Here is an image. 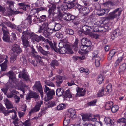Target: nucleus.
<instances>
[{
    "label": "nucleus",
    "instance_id": "obj_8",
    "mask_svg": "<svg viewBox=\"0 0 126 126\" xmlns=\"http://www.w3.org/2000/svg\"><path fill=\"white\" fill-rule=\"evenodd\" d=\"M63 16V18L66 21H70L75 18V16L70 14L68 13L64 14Z\"/></svg>",
    "mask_w": 126,
    "mask_h": 126
},
{
    "label": "nucleus",
    "instance_id": "obj_20",
    "mask_svg": "<svg viewBox=\"0 0 126 126\" xmlns=\"http://www.w3.org/2000/svg\"><path fill=\"white\" fill-rule=\"evenodd\" d=\"M119 30L118 29H116L113 32L111 36V38L113 40L118 36L119 33Z\"/></svg>",
    "mask_w": 126,
    "mask_h": 126
},
{
    "label": "nucleus",
    "instance_id": "obj_21",
    "mask_svg": "<svg viewBox=\"0 0 126 126\" xmlns=\"http://www.w3.org/2000/svg\"><path fill=\"white\" fill-rule=\"evenodd\" d=\"M116 53V51L115 49H113L111 50L108 55V60H111Z\"/></svg>",
    "mask_w": 126,
    "mask_h": 126
},
{
    "label": "nucleus",
    "instance_id": "obj_2",
    "mask_svg": "<svg viewBox=\"0 0 126 126\" xmlns=\"http://www.w3.org/2000/svg\"><path fill=\"white\" fill-rule=\"evenodd\" d=\"M52 6L48 5L47 7L49 8L48 13L49 15L48 17L49 18L53 17L54 15L55 14H57V17L60 21L62 20L63 18V15L60 9V6L56 7V5L55 4L52 3Z\"/></svg>",
    "mask_w": 126,
    "mask_h": 126
},
{
    "label": "nucleus",
    "instance_id": "obj_55",
    "mask_svg": "<svg viewBox=\"0 0 126 126\" xmlns=\"http://www.w3.org/2000/svg\"><path fill=\"white\" fill-rule=\"evenodd\" d=\"M61 25L59 23H55L54 28L55 31H58L61 28Z\"/></svg>",
    "mask_w": 126,
    "mask_h": 126
},
{
    "label": "nucleus",
    "instance_id": "obj_36",
    "mask_svg": "<svg viewBox=\"0 0 126 126\" xmlns=\"http://www.w3.org/2000/svg\"><path fill=\"white\" fill-rule=\"evenodd\" d=\"M112 85L111 84H109L108 85L105 90V92L108 93L112 91Z\"/></svg>",
    "mask_w": 126,
    "mask_h": 126
},
{
    "label": "nucleus",
    "instance_id": "obj_54",
    "mask_svg": "<svg viewBox=\"0 0 126 126\" xmlns=\"http://www.w3.org/2000/svg\"><path fill=\"white\" fill-rule=\"evenodd\" d=\"M42 32H43V35L45 37L47 38H49V36L50 35V34L47 29H44L43 31Z\"/></svg>",
    "mask_w": 126,
    "mask_h": 126
},
{
    "label": "nucleus",
    "instance_id": "obj_22",
    "mask_svg": "<svg viewBox=\"0 0 126 126\" xmlns=\"http://www.w3.org/2000/svg\"><path fill=\"white\" fill-rule=\"evenodd\" d=\"M113 104V102L111 101L107 102L105 105V109L107 110L110 109Z\"/></svg>",
    "mask_w": 126,
    "mask_h": 126
},
{
    "label": "nucleus",
    "instance_id": "obj_40",
    "mask_svg": "<svg viewBox=\"0 0 126 126\" xmlns=\"http://www.w3.org/2000/svg\"><path fill=\"white\" fill-rule=\"evenodd\" d=\"M40 22H41L45 21L46 19V15H42L39 18H37Z\"/></svg>",
    "mask_w": 126,
    "mask_h": 126
},
{
    "label": "nucleus",
    "instance_id": "obj_43",
    "mask_svg": "<svg viewBox=\"0 0 126 126\" xmlns=\"http://www.w3.org/2000/svg\"><path fill=\"white\" fill-rule=\"evenodd\" d=\"M9 34H3V40L6 42H9L10 40V37L9 36Z\"/></svg>",
    "mask_w": 126,
    "mask_h": 126
},
{
    "label": "nucleus",
    "instance_id": "obj_46",
    "mask_svg": "<svg viewBox=\"0 0 126 126\" xmlns=\"http://www.w3.org/2000/svg\"><path fill=\"white\" fill-rule=\"evenodd\" d=\"M126 69V64L125 63H123L119 67L120 72H124Z\"/></svg>",
    "mask_w": 126,
    "mask_h": 126
},
{
    "label": "nucleus",
    "instance_id": "obj_44",
    "mask_svg": "<svg viewBox=\"0 0 126 126\" xmlns=\"http://www.w3.org/2000/svg\"><path fill=\"white\" fill-rule=\"evenodd\" d=\"M6 14L9 16L13 15V10L11 8L8 9L6 12Z\"/></svg>",
    "mask_w": 126,
    "mask_h": 126
},
{
    "label": "nucleus",
    "instance_id": "obj_64",
    "mask_svg": "<svg viewBox=\"0 0 126 126\" xmlns=\"http://www.w3.org/2000/svg\"><path fill=\"white\" fill-rule=\"evenodd\" d=\"M117 122L118 123H125L126 122V119L122 118L118 119L117 120Z\"/></svg>",
    "mask_w": 126,
    "mask_h": 126
},
{
    "label": "nucleus",
    "instance_id": "obj_52",
    "mask_svg": "<svg viewBox=\"0 0 126 126\" xmlns=\"http://www.w3.org/2000/svg\"><path fill=\"white\" fill-rule=\"evenodd\" d=\"M7 3L9 5L10 8H12L14 6V2L11 0H9L7 1Z\"/></svg>",
    "mask_w": 126,
    "mask_h": 126
},
{
    "label": "nucleus",
    "instance_id": "obj_19",
    "mask_svg": "<svg viewBox=\"0 0 126 126\" xmlns=\"http://www.w3.org/2000/svg\"><path fill=\"white\" fill-rule=\"evenodd\" d=\"M105 88L104 87H102L101 89L99 90L97 94L98 97H102L105 94H108V93L105 92Z\"/></svg>",
    "mask_w": 126,
    "mask_h": 126
},
{
    "label": "nucleus",
    "instance_id": "obj_32",
    "mask_svg": "<svg viewBox=\"0 0 126 126\" xmlns=\"http://www.w3.org/2000/svg\"><path fill=\"white\" fill-rule=\"evenodd\" d=\"M0 111H1L5 115H6V114H8V111L5 109L4 107L0 103Z\"/></svg>",
    "mask_w": 126,
    "mask_h": 126
},
{
    "label": "nucleus",
    "instance_id": "obj_17",
    "mask_svg": "<svg viewBox=\"0 0 126 126\" xmlns=\"http://www.w3.org/2000/svg\"><path fill=\"white\" fill-rule=\"evenodd\" d=\"M43 103V102L42 101H39L36 104L34 108L32 109L34 110L33 111L34 112H37L39 110L41 105Z\"/></svg>",
    "mask_w": 126,
    "mask_h": 126
},
{
    "label": "nucleus",
    "instance_id": "obj_57",
    "mask_svg": "<svg viewBox=\"0 0 126 126\" xmlns=\"http://www.w3.org/2000/svg\"><path fill=\"white\" fill-rule=\"evenodd\" d=\"M82 119L83 121H86L88 120L89 116L87 114H84L82 116Z\"/></svg>",
    "mask_w": 126,
    "mask_h": 126
},
{
    "label": "nucleus",
    "instance_id": "obj_30",
    "mask_svg": "<svg viewBox=\"0 0 126 126\" xmlns=\"http://www.w3.org/2000/svg\"><path fill=\"white\" fill-rule=\"evenodd\" d=\"M64 47L59 49L58 51L61 54H64L66 53L67 51V49L68 47Z\"/></svg>",
    "mask_w": 126,
    "mask_h": 126
},
{
    "label": "nucleus",
    "instance_id": "obj_42",
    "mask_svg": "<svg viewBox=\"0 0 126 126\" xmlns=\"http://www.w3.org/2000/svg\"><path fill=\"white\" fill-rule=\"evenodd\" d=\"M58 5H57V6H58ZM59 5V6H60V7L61 9L63 11H64L68 9L65 3H64V4L62 5L61 4L60 5Z\"/></svg>",
    "mask_w": 126,
    "mask_h": 126
},
{
    "label": "nucleus",
    "instance_id": "obj_15",
    "mask_svg": "<svg viewBox=\"0 0 126 126\" xmlns=\"http://www.w3.org/2000/svg\"><path fill=\"white\" fill-rule=\"evenodd\" d=\"M104 120L107 125L110 126H114L115 121L114 120H112L109 117H106L104 119Z\"/></svg>",
    "mask_w": 126,
    "mask_h": 126
},
{
    "label": "nucleus",
    "instance_id": "obj_1",
    "mask_svg": "<svg viewBox=\"0 0 126 126\" xmlns=\"http://www.w3.org/2000/svg\"><path fill=\"white\" fill-rule=\"evenodd\" d=\"M21 39L24 46L27 47L28 46L29 42L28 40V38L29 39L32 37L34 36V40L36 41L39 42L40 41L45 42L46 39L41 35L39 36L37 35H34L33 32H30L27 30L26 31H23Z\"/></svg>",
    "mask_w": 126,
    "mask_h": 126
},
{
    "label": "nucleus",
    "instance_id": "obj_31",
    "mask_svg": "<svg viewBox=\"0 0 126 126\" xmlns=\"http://www.w3.org/2000/svg\"><path fill=\"white\" fill-rule=\"evenodd\" d=\"M104 78V77L102 75H99L97 78V82L99 84H101L103 82Z\"/></svg>",
    "mask_w": 126,
    "mask_h": 126
},
{
    "label": "nucleus",
    "instance_id": "obj_28",
    "mask_svg": "<svg viewBox=\"0 0 126 126\" xmlns=\"http://www.w3.org/2000/svg\"><path fill=\"white\" fill-rule=\"evenodd\" d=\"M56 92L57 95L59 97L61 96L62 94H63L64 93L63 89L61 88L57 89Z\"/></svg>",
    "mask_w": 126,
    "mask_h": 126
},
{
    "label": "nucleus",
    "instance_id": "obj_45",
    "mask_svg": "<svg viewBox=\"0 0 126 126\" xmlns=\"http://www.w3.org/2000/svg\"><path fill=\"white\" fill-rule=\"evenodd\" d=\"M112 112L113 113H115L119 109V107L117 105H114L112 106L111 109Z\"/></svg>",
    "mask_w": 126,
    "mask_h": 126
},
{
    "label": "nucleus",
    "instance_id": "obj_49",
    "mask_svg": "<svg viewBox=\"0 0 126 126\" xmlns=\"http://www.w3.org/2000/svg\"><path fill=\"white\" fill-rule=\"evenodd\" d=\"M100 57L98 55V51H94L93 53L92 59L93 60L95 59L96 58Z\"/></svg>",
    "mask_w": 126,
    "mask_h": 126
},
{
    "label": "nucleus",
    "instance_id": "obj_56",
    "mask_svg": "<svg viewBox=\"0 0 126 126\" xmlns=\"http://www.w3.org/2000/svg\"><path fill=\"white\" fill-rule=\"evenodd\" d=\"M64 3H65L68 9H70L73 8L74 6V3H73L69 2H64Z\"/></svg>",
    "mask_w": 126,
    "mask_h": 126
},
{
    "label": "nucleus",
    "instance_id": "obj_59",
    "mask_svg": "<svg viewBox=\"0 0 126 126\" xmlns=\"http://www.w3.org/2000/svg\"><path fill=\"white\" fill-rule=\"evenodd\" d=\"M8 58L7 56L2 55L0 56V63L2 62L4 60H7Z\"/></svg>",
    "mask_w": 126,
    "mask_h": 126
},
{
    "label": "nucleus",
    "instance_id": "obj_9",
    "mask_svg": "<svg viewBox=\"0 0 126 126\" xmlns=\"http://www.w3.org/2000/svg\"><path fill=\"white\" fill-rule=\"evenodd\" d=\"M55 94V92L54 90H52L48 91L47 93V97H45L44 98L45 101L47 102L52 99Z\"/></svg>",
    "mask_w": 126,
    "mask_h": 126
},
{
    "label": "nucleus",
    "instance_id": "obj_10",
    "mask_svg": "<svg viewBox=\"0 0 126 126\" xmlns=\"http://www.w3.org/2000/svg\"><path fill=\"white\" fill-rule=\"evenodd\" d=\"M76 90L77 92V93L76 95V96H83L85 95L86 91L83 88L77 87Z\"/></svg>",
    "mask_w": 126,
    "mask_h": 126
},
{
    "label": "nucleus",
    "instance_id": "obj_53",
    "mask_svg": "<svg viewBox=\"0 0 126 126\" xmlns=\"http://www.w3.org/2000/svg\"><path fill=\"white\" fill-rule=\"evenodd\" d=\"M65 106L63 104H61L58 106L57 107V109L58 110H61L64 109Z\"/></svg>",
    "mask_w": 126,
    "mask_h": 126
},
{
    "label": "nucleus",
    "instance_id": "obj_11",
    "mask_svg": "<svg viewBox=\"0 0 126 126\" xmlns=\"http://www.w3.org/2000/svg\"><path fill=\"white\" fill-rule=\"evenodd\" d=\"M31 52L30 53V55L31 57L35 58V60L39 59V58H40V56L37 54V52L35 51L33 47H31Z\"/></svg>",
    "mask_w": 126,
    "mask_h": 126
},
{
    "label": "nucleus",
    "instance_id": "obj_12",
    "mask_svg": "<svg viewBox=\"0 0 126 126\" xmlns=\"http://www.w3.org/2000/svg\"><path fill=\"white\" fill-rule=\"evenodd\" d=\"M17 5L22 7L21 8L25 11H27L30 8V5L26 4L25 2L18 3L17 4Z\"/></svg>",
    "mask_w": 126,
    "mask_h": 126
},
{
    "label": "nucleus",
    "instance_id": "obj_41",
    "mask_svg": "<svg viewBox=\"0 0 126 126\" xmlns=\"http://www.w3.org/2000/svg\"><path fill=\"white\" fill-rule=\"evenodd\" d=\"M2 30L3 32V34H9V31L7 28L4 25H2Z\"/></svg>",
    "mask_w": 126,
    "mask_h": 126
},
{
    "label": "nucleus",
    "instance_id": "obj_18",
    "mask_svg": "<svg viewBox=\"0 0 126 126\" xmlns=\"http://www.w3.org/2000/svg\"><path fill=\"white\" fill-rule=\"evenodd\" d=\"M5 104L6 106V108L8 109L13 108V106L11 102L7 99H6L4 101Z\"/></svg>",
    "mask_w": 126,
    "mask_h": 126
},
{
    "label": "nucleus",
    "instance_id": "obj_16",
    "mask_svg": "<svg viewBox=\"0 0 126 126\" xmlns=\"http://www.w3.org/2000/svg\"><path fill=\"white\" fill-rule=\"evenodd\" d=\"M81 43L82 45H86L88 47H89L91 44L90 40L87 38H82L81 40Z\"/></svg>",
    "mask_w": 126,
    "mask_h": 126
},
{
    "label": "nucleus",
    "instance_id": "obj_35",
    "mask_svg": "<svg viewBox=\"0 0 126 126\" xmlns=\"http://www.w3.org/2000/svg\"><path fill=\"white\" fill-rule=\"evenodd\" d=\"M25 21L27 22L30 25H32V16L29 15H28L26 18Z\"/></svg>",
    "mask_w": 126,
    "mask_h": 126
},
{
    "label": "nucleus",
    "instance_id": "obj_33",
    "mask_svg": "<svg viewBox=\"0 0 126 126\" xmlns=\"http://www.w3.org/2000/svg\"><path fill=\"white\" fill-rule=\"evenodd\" d=\"M7 75L9 77V79H11L12 80L13 79H15V77L14 74L12 71H9L7 73Z\"/></svg>",
    "mask_w": 126,
    "mask_h": 126
},
{
    "label": "nucleus",
    "instance_id": "obj_14",
    "mask_svg": "<svg viewBox=\"0 0 126 126\" xmlns=\"http://www.w3.org/2000/svg\"><path fill=\"white\" fill-rule=\"evenodd\" d=\"M55 79L57 86L58 87H60L63 81L62 76H57L56 77Z\"/></svg>",
    "mask_w": 126,
    "mask_h": 126
},
{
    "label": "nucleus",
    "instance_id": "obj_34",
    "mask_svg": "<svg viewBox=\"0 0 126 126\" xmlns=\"http://www.w3.org/2000/svg\"><path fill=\"white\" fill-rule=\"evenodd\" d=\"M81 28L83 31H89L90 29L92 28V27L89 26L87 25H82L81 26Z\"/></svg>",
    "mask_w": 126,
    "mask_h": 126
},
{
    "label": "nucleus",
    "instance_id": "obj_27",
    "mask_svg": "<svg viewBox=\"0 0 126 126\" xmlns=\"http://www.w3.org/2000/svg\"><path fill=\"white\" fill-rule=\"evenodd\" d=\"M63 96L65 97L71 98L72 97V95L69 90H66L64 93Z\"/></svg>",
    "mask_w": 126,
    "mask_h": 126
},
{
    "label": "nucleus",
    "instance_id": "obj_29",
    "mask_svg": "<svg viewBox=\"0 0 126 126\" xmlns=\"http://www.w3.org/2000/svg\"><path fill=\"white\" fill-rule=\"evenodd\" d=\"M8 62V60H6L2 64L0 65V66L2 71H5L7 68V63Z\"/></svg>",
    "mask_w": 126,
    "mask_h": 126
},
{
    "label": "nucleus",
    "instance_id": "obj_26",
    "mask_svg": "<svg viewBox=\"0 0 126 126\" xmlns=\"http://www.w3.org/2000/svg\"><path fill=\"white\" fill-rule=\"evenodd\" d=\"M44 10V8L41 7L37 9H33L30 11V13L32 15H34L39 11Z\"/></svg>",
    "mask_w": 126,
    "mask_h": 126
},
{
    "label": "nucleus",
    "instance_id": "obj_13",
    "mask_svg": "<svg viewBox=\"0 0 126 126\" xmlns=\"http://www.w3.org/2000/svg\"><path fill=\"white\" fill-rule=\"evenodd\" d=\"M36 47L38 51L44 55L46 56L50 53L48 51H45L40 46L37 45L36 46Z\"/></svg>",
    "mask_w": 126,
    "mask_h": 126
},
{
    "label": "nucleus",
    "instance_id": "obj_24",
    "mask_svg": "<svg viewBox=\"0 0 126 126\" xmlns=\"http://www.w3.org/2000/svg\"><path fill=\"white\" fill-rule=\"evenodd\" d=\"M94 25H93V26H91L92 28H91L93 29V31H94L98 32L100 31V29H101L103 28V27L100 26L98 25H96V24H95V23H94Z\"/></svg>",
    "mask_w": 126,
    "mask_h": 126
},
{
    "label": "nucleus",
    "instance_id": "obj_38",
    "mask_svg": "<svg viewBox=\"0 0 126 126\" xmlns=\"http://www.w3.org/2000/svg\"><path fill=\"white\" fill-rule=\"evenodd\" d=\"M79 43V40L77 38L75 39V41L74 43L73 47L74 48L75 50L77 51L78 50V44Z\"/></svg>",
    "mask_w": 126,
    "mask_h": 126
},
{
    "label": "nucleus",
    "instance_id": "obj_23",
    "mask_svg": "<svg viewBox=\"0 0 126 126\" xmlns=\"http://www.w3.org/2000/svg\"><path fill=\"white\" fill-rule=\"evenodd\" d=\"M48 26V23H44L42 25V26H40V28L38 32L39 33H40L42 32H43V31L44 30V29H46Z\"/></svg>",
    "mask_w": 126,
    "mask_h": 126
},
{
    "label": "nucleus",
    "instance_id": "obj_50",
    "mask_svg": "<svg viewBox=\"0 0 126 126\" xmlns=\"http://www.w3.org/2000/svg\"><path fill=\"white\" fill-rule=\"evenodd\" d=\"M89 47L86 45H82L80 47V49L81 51H82L84 52L85 51L87 52L88 50V48Z\"/></svg>",
    "mask_w": 126,
    "mask_h": 126
},
{
    "label": "nucleus",
    "instance_id": "obj_4",
    "mask_svg": "<svg viewBox=\"0 0 126 126\" xmlns=\"http://www.w3.org/2000/svg\"><path fill=\"white\" fill-rule=\"evenodd\" d=\"M34 90H37L40 92V95L42 98L43 97V92L41 84L39 81L35 82V85L33 87Z\"/></svg>",
    "mask_w": 126,
    "mask_h": 126
},
{
    "label": "nucleus",
    "instance_id": "obj_47",
    "mask_svg": "<svg viewBox=\"0 0 126 126\" xmlns=\"http://www.w3.org/2000/svg\"><path fill=\"white\" fill-rule=\"evenodd\" d=\"M61 42H63V43L64 44L65 47V46L66 47H70L69 44L67 40L66 39H62Z\"/></svg>",
    "mask_w": 126,
    "mask_h": 126
},
{
    "label": "nucleus",
    "instance_id": "obj_37",
    "mask_svg": "<svg viewBox=\"0 0 126 126\" xmlns=\"http://www.w3.org/2000/svg\"><path fill=\"white\" fill-rule=\"evenodd\" d=\"M59 63L58 61L55 59H54L51 61L50 65L51 66L53 67L54 68L55 66H57L59 65Z\"/></svg>",
    "mask_w": 126,
    "mask_h": 126
},
{
    "label": "nucleus",
    "instance_id": "obj_62",
    "mask_svg": "<svg viewBox=\"0 0 126 126\" xmlns=\"http://www.w3.org/2000/svg\"><path fill=\"white\" fill-rule=\"evenodd\" d=\"M123 59V57L122 56L118 57L115 63V64H116V66L119 65V63L122 61Z\"/></svg>",
    "mask_w": 126,
    "mask_h": 126
},
{
    "label": "nucleus",
    "instance_id": "obj_6",
    "mask_svg": "<svg viewBox=\"0 0 126 126\" xmlns=\"http://www.w3.org/2000/svg\"><path fill=\"white\" fill-rule=\"evenodd\" d=\"M25 70L23 69L22 71L20 72L19 75V77L20 78L24 79L27 81L30 80L29 76L28 74L25 72Z\"/></svg>",
    "mask_w": 126,
    "mask_h": 126
},
{
    "label": "nucleus",
    "instance_id": "obj_58",
    "mask_svg": "<svg viewBox=\"0 0 126 126\" xmlns=\"http://www.w3.org/2000/svg\"><path fill=\"white\" fill-rule=\"evenodd\" d=\"M45 84L48 86L51 87H54V84L49 80H45Z\"/></svg>",
    "mask_w": 126,
    "mask_h": 126
},
{
    "label": "nucleus",
    "instance_id": "obj_61",
    "mask_svg": "<svg viewBox=\"0 0 126 126\" xmlns=\"http://www.w3.org/2000/svg\"><path fill=\"white\" fill-rule=\"evenodd\" d=\"M11 36L12 37L11 38V41L13 42L16 39V34L15 33H12Z\"/></svg>",
    "mask_w": 126,
    "mask_h": 126
},
{
    "label": "nucleus",
    "instance_id": "obj_25",
    "mask_svg": "<svg viewBox=\"0 0 126 126\" xmlns=\"http://www.w3.org/2000/svg\"><path fill=\"white\" fill-rule=\"evenodd\" d=\"M67 111L70 114L71 118H74L76 117L75 115L76 112L75 109H69Z\"/></svg>",
    "mask_w": 126,
    "mask_h": 126
},
{
    "label": "nucleus",
    "instance_id": "obj_51",
    "mask_svg": "<svg viewBox=\"0 0 126 126\" xmlns=\"http://www.w3.org/2000/svg\"><path fill=\"white\" fill-rule=\"evenodd\" d=\"M95 60V64L96 66L97 67H99L100 64V61L101 60L100 57L96 58L95 59H94Z\"/></svg>",
    "mask_w": 126,
    "mask_h": 126
},
{
    "label": "nucleus",
    "instance_id": "obj_7",
    "mask_svg": "<svg viewBox=\"0 0 126 126\" xmlns=\"http://www.w3.org/2000/svg\"><path fill=\"white\" fill-rule=\"evenodd\" d=\"M38 95L35 92L32 91L26 95V99L27 100H30L32 98H37Z\"/></svg>",
    "mask_w": 126,
    "mask_h": 126
},
{
    "label": "nucleus",
    "instance_id": "obj_63",
    "mask_svg": "<svg viewBox=\"0 0 126 126\" xmlns=\"http://www.w3.org/2000/svg\"><path fill=\"white\" fill-rule=\"evenodd\" d=\"M14 98L15 100V103H17L19 102L20 98L16 94H15Z\"/></svg>",
    "mask_w": 126,
    "mask_h": 126
},
{
    "label": "nucleus",
    "instance_id": "obj_60",
    "mask_svg": "<svg viewBox=\"0 0 126 126\" xmlns=\"http://www.w3.org/2000/svg\"><path fill=\"white\" fill-rule=\"evenodd\" d=\"M7 26L10 27L12 29H14L15 26V25L10 22H7L6 23Z\"/></svg>",
    "mask_w": 126,
    "mask_h": 126
},
{
    "label": "nucleus",
    "instance_id": "obj_39",
    "mask_svg": "<svg viewBox=\"0 0 126 126\" xmlns=\"http://www.w3.org/2000/svg\"><path fill=\"white\" fill-rule=\"evenodd\" d=\"M17 54H11L10 58V62L11 63L13 62L16 59Z\"/></svg>",
    "mask_w": 126,
    "mask_h": 126
},
{
    "label": "nucleus",
    "instance_id": "obj_48",
    "mask_svg": "<svg viewBox=\"0 0 126 126\" xmlns=\"http://www.w3.org/2000/svg\"><path fill=\"white\" fill-rule=\"evenodd\" d=\"M81 4L82 6H88L89 5L88 0H81Z\"/></svg>",
    "mask_w": 126,
    "mask_h": 126
},
{
    "label": "nucleus",
    "instance_id": "obj_5",
    "mask_svg": "<svg viewBox=\"0 0 126 126\" xmlns=\"http://www.w3.org/2000/svg\"><path fill=\"white\" fill-rule=\"evenodd\" d=\"M11 50L13 53L17 54H19L22 51L20 46L16 44H14L12 45Z\"/></svg>",
    "mask_w": 126,
    "mask_h": 126
},
{
    "label": "nucleus",
    "instance_id": "obj_3",
    "mask_svg": "<svg viewBox=\"0 0 126 126\" xmlns=\"http://www.w3.org/2000/svg\"><path fill=\"white\" fill-rule=\"evenodd\" d=\"M119 8H117L115 9L114 11L109 13V16L106 17V19L104 20L103 23H104V22L106 20H111L116 18L118 16H119L121 14V11H119Z\"/></svg>",
    "mask_w": 126,
    "mask_h": 126
}]
</instances>
